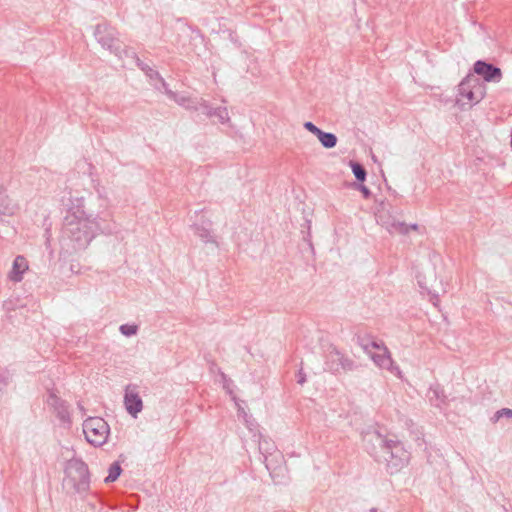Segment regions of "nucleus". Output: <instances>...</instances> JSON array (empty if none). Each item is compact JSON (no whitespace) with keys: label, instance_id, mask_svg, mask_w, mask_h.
I'll return each instance as SVG.
<instances>
[{"label":"nucleus","instance_id":"nucleus-7","mask_svg":"<svg viewBox=\"0 0 512 512\" xmlns=\"http://www.w3.org/2000/svg\"><path fill=\"white\" fill-rule=\"evenodd\" d=\"M94 35L97 42L103 48L115 55H119L121 49L117 38L118 32L115 28L106 23L98 24L95 28Z\"/></svg>","mask_w":512,"mask_h":512},{"label":"nucleus","instance_id":"nucleus-38","mask_svg":"<svg viewBox=\"0 0 512 512\" xmlns=\"http://www.w3.org/2000/svg\"><path fill=\"white\" fill-rule=\"evenodd\" d=\"M71 271L72 272L76 271V268H74V265H71Z\"/></svg>","mask_w":512,"mask_h":512},{"label":"nucleus","instance_id":"nucleus-1","mask_svg":"<svg viewBox=\"0 0 512 512\" xmlns=\"http://www.w3.org/2000/svg\"><path fill=\"white\" fill-rule=\"evenodd\" d=\"M70 201L71 206L62 227L61 243L73 251L83 250L99 233L109 230L102 225L104 220L100 212L95 214L86 207L83 196L72 197Z\"/></svg>","mask_w":512,"mask_h":512},{"label":"nucleus","instance_id":"nucleus-22","mask_svg":"<svg viewBox=\"0 0 512 512\" xmlns=\"http://www.w3.org/2000/svg\"><path fill=\"white\" fill-rule=\"evenodd\" d=\"M385 227L390 233H400L403 235L408 234L411 229L416 230L418 228L417 224L407 225L404 222L395 220L391 223H387Z\"/></svg>","mask_w":512,"mask_h":512},{"label":"nucleus","instance_id":"nucleus-37","mask_svg":"<svg viewBox=\"0 0 512 512\" xmlns=\"http://www.w3.org/2000/svg\"><path fill=\"white\" fill-rule=\"evenodd\" d=\"M71 271L72 272L76 271V268H74V265H71Z\"/></svg>","mask_w":512,"mask_h":512},{"label":"nucleus","instance_id":"nucleus-33","mask_svg":"<svg viewBox=\"0 0 512 512\" xmlns=\"http://www.w3.org/2000/svg\"><path fill=\"white\" fill-rule=\"evenodd\" d=\"M297 382L300 384V385H303L305 382H306V375L305 373L303 372V369L301 368L299 371H298V374H297Z\"/></svg>","mask_w":512,"mask_h":512},{"label":"nucleus","instance_id":"nucleus-14","mask_svg":"<svg viewBox=\"0 0 512 512\" xmlns=\"http://www.w3.org/2000/svg\"><path fill=\"white\" fill-rule=\"evenodd\" d=\"M137 66L145 73V75L149 78L150 84L159 91L163 93L168 88V84L164 80V78L159 74L158 71L151 68L149 65L142 62L139 58H136Z\"/></svg>","mask_w":512,"mask_h":512},{"label":"nucleus","instance_id":"nucleus-8","mask_svg":"<svg viewBox=\"0 0 512 512\" xmlns=\"http://www.w3.org/2000/svg\"><path fill=\"white\" fill-rule=\"evenodd\" d=\"M354 362L345 357L337 348L331 347L326 354L325 369L337 372L339 369L352 370Z\"/></svg>","mask_w":512,"mask_h":512},{"label":"nucleus","instance_id":"nucleus-27","mask_svg":"<svg viewBox=\"0 0 512 512\" xmlns=\"http://www.w3.org/2000/svg\"><path fill=\"white\" fill-rule=\"evenodd\" d=\"M119 331L126 337H131L137 334L138 326L135 324H123L119 327Z\"/></svg>","mask_w":512,"mask_h":512},{"label":"nucleus","instance_id":"nucleus-16","mask_svg":"<svg viewBox=\"0 0 512 512\" xmlns=\"http://www.w3.org/2000/svg\"><path fill=\"white\" fill-rule=\"evenodd\" d=\"M212 223L210 220H202L201 223H195L193 229L204 243L217 244L215 237L211 232Z\"/></svg>","mask_w":512,"mask_h":512},{"label":"nucleus","instance_id":"nucleus-4","mask_svg":"<svg viewBox=\"0 0 512 512\" xmlns=\"http://www.w3.org/2000/svg\"><path fill=\"white\" fill-rule=\"evenodd\" d=\"M485 95L484 88L473 75H468L461 81L458 87L456 104L461 110H465L479 103Z\"/></svg>","mask_w":512,"mask_h":512},{"label":"nucleus","instance_id":"nucleus-18","mask_svg":"<svg viewBox=\"0 0 512 512\" xmlns=\"http://www.w3.org/2000/svg\"><path fill=\"white\" fill-rule=\"evenodd\" d=\"M17 210L18 205L4 191L0 190V221H3L6 216L14 215Z\"/></svg>","mask_w":512,"mask_h":512},{"label":"nucleus","instance_id":"nucleus-3","mask_svg":"<svg viewBox=\"0 0 512 512\" xmlns=\"http://www.w3.org/2000/svg\"><path fill=\"white\" fill-rule=\"evenodd\" d=\"M91 475L88 465L80 458L68 460L64 467L62 487L69 495L84 498L90 491Z\"/></svg>","mask_w":512,"mask_h":512},{"label":"nucleus","instance_id":"nucleus-19","mask_svg":"<svg viewBox=\"0 0 512 512\" xmlns=\"http://www.w3.org/2000/svg\"><path fill=\"white\" fill-rule=\"evenodd\" d=\"M202 113L207 117H216L218 122L221 124H226L230 121L229 113L226 107L212 108L207 101L203 107Z\"/></svg>","mask_w":512,"mask_h":512},{"label":"nucleus","instance_id":"nucleus-24","mask_svg":"<svg viewBox=\"0 0 512 512\" xmlns=\"http://www.w3.org/2000/svg\"><path fill=\"white\" fill-rule=\"evenodd\" d=\"M317 138L321 145L326 149L334 148L337 144V137L331 132H324L321 130L317 135Z\"/></svg>","mask_w":512,"mask_h":512},{"label":"nucleus","instance_id":"nucleus-23","mask_svg":"<svg viewBox=\"0 0 512 512\" xmlns=\"http://www.w3.org/2000/svg\"><path fill=\"white\" fill-rule=\"evenodd\" d=\"M91 182H92L93 188L97 194L96 198L99 201V208L105 210L108 207L107 191H106L105 187L101 186L97 180L91 179Z\"/></svg>","mask_w":512,"mask_h":512},{"label":"nucleus","instance_id":"nucleus-29","mask_svg":"<svg viewBox=\"0 0 512 512\" xmlns=\"http://www.w3.org/2000/svg\"><path fill=\"white\" fill-rule=\"evenodd\" d=\"M10 381V376L7 371L0 372V393H2L8 386Z\"/></svg>","mask_w":512,"mask_h":512},{"label":"nucleus","instance_id":"nucleus-5","mask_svg":"<svg viewBox=\"0 0 512 512\" xmlns=\"http://www.w3.org/2000/svg\"><path fill=\"white\" fill-rule=\"evenodd\" d=\"M85 439L93 446L100 447L108 440L110 428L107 422L101 417H89L83 424Z\"/></svg>","mask_w":512,"mask_h":512},{"label":"nucleus","instance_id":"nucleus-25","mask_svg":"<svg viewBox=\"0 0 512 512\" xmlns=\"http://www.w3.org/2000/svg\"><path fill=\"white\" fill-rule=\"evenodd\" d=\"M122 472V468L119 462H113L108 468V475L105 477V483H112L118 479Z\"/></svg>","mask_w":512,"mask_h":512},{"label":"nucleus","instance_id":"nucleus-15","mask_svg":"<svg viewBox=\"0 0 512 512\" xmlns=\"http://www.w3.org/2000/svg\"><path fill=\"white\" fill-rule=\"evenodd\" d=\"M28 262L24 256L18 255L12 264V268L8 274L9 280L12 282H20L23 279L24 273L28 270Z\"/></svg>","mask_w":512,"mask_h":512},{"label":"nucleus","instance_id":"nucleus-17","mask_svg":"<svg viewBox=\"0 0 512 512\" xmlns=\"http://www.w3.org/2000/svg\"><path fill=\"white\" fill-rule=\"evenodd\" d=\"M427 398L431 405L442 408L446 404V395L439 384H433L429 387L427 392Z\"/></svg>","mask_w":512,"mask_h":512},{"label":"nucleus","instance_id":"nucleus-13","mask_svg":"<svg viewBox=\"0 0 512 512\" xmlns=\"http://www.w3.org/2000/svg\"><path fill=\"white\" fill-rule=\"evenodd\" d=\"M474 72L483 77L487 82H500L502 78L501 69L493 64L478 60L474 64Z\"/></svg>","mask_w":512,"mask_h":512},{"label":"nucleus","instance_id":"nucleus-20","mask_svg":"<svg viewBox=\"0 0 512 512\" xmlns=\"http://www.w3.org/2000/svg\"><path fill=\"white\" fill-rule=\"evenodd\" d=\"M232 400L234 401L236 407H237V414L238 417L242 418L247 426V428L252 432L256 430L257 426L254 423L253 418L248 415L245 408L242 406V401L239 400L236 396L232 397Z\"/></svg>","mask_w":512,"mask_h":512},{"label":"nucleus","instance_id":"nucleus-9","mask_svg":"<svg viewBox=\"0 0 512 512\" xmlns=\"http://www.w3.org/2000/svg\"><path fill=\"white\" fill-rule=\"evenodd\" d=\"M368 356L378 368L387 370L402 379V371L399 366L394 363L388 348L379 352L370 353Z\"/></svg>","mask_w":512,"mask_h":512},{"label":"nucleus","instance_id":"nucleus-2","mask_svg":"<svg viewBox=\"0 0 512 512\" xmlns=\"http://www.w3.org/2000/svg\"><path fill=\"white\" fill-rule=\"evenodd\" d=\"M367 441L373 442L369 453L379 462H385L391 473L402 469L409 461L410 454L397 440L387 439L375 431L367 435Z\"/></svg>","mask_w":512,"mask_h":512},{"label":"nucleus","instance_id":"nucleus-21","mask_svg":"<svg viewBox=\"0 0 512 512\" xmlns=\"http://www.w3.org/2000/svg\"><path fill=\"white\" fill-rule=\"evenodd\" d=\"M360 346L367 355L374 353L373 349L377 350V352L387 349L383 341L375 339H361Z\"/></svg>","mask_w":512,"mask_h":512},{"label":"nucleus","instance_id":"nucleus-32","mask_svg":"<svg viewBox=\"0 0 512 512\" xmlns=\"http://www.w3.org/2000/svg\"><path fill=\"white\" fill-rule=\"evenodd\" d=\"M303 126H304V128H305L307 131L311 132L312 134H314V135H316V136H317V135L319 134V132L321 131V129H320V128H318L314 123H312V122H310V121L305 122Z\"/></svg>","mask_w":512,"mask_h":512},{"label":"nucleus","instance_id":"nucleus-6","mask_svg":"<svg viewBox=\"0 0 512 512\" xmlns=\"http://www.w3.org/2000/svg\"><path fill=\"white\" fill-rule=\"evenodd\" d=\"M257 441L259 445V451L263 457L265 467L269 471L270 476L274 478L276 470H282V467L280 466L282 461V455L277 450L274 442L265 438L261 434L258 435Z\"/></svg>","mask_w":512,"mask_h":512},{"label":"nucleus","instance_id":"nucleus-28","mask_svg":"<svg viewBox=\"0 0 512 512\" xmlns=\"http://www.w3.org/2000/svg\"><path fill=\"white\" fill-rule=\"evenodd\" d=\"M512 418V409L510 408H502L495 412L494 416L492 417L493 422L499 421L501 418Z\"/></svg>","mask_w":512,"mask_h":512},{"label":"nucleus","instance_id":"nucleus-36","mask_svg":"<svg viewBox=\"0 0 512 512\" xmlns=\"http://www.w3.org/2000/svg\"><path fill=\"white\" fill-rule=\"evenodd\" d=\"M95 197L93 195L89 196V201H92Z\"/></svg>","mask_w":512,"mask_h":512},{"label":"nucleus","instance_id":"nucleus-30","mask_svg":"<svg viewBox=\"0 0 512 512\" xmlns=\"http://www.w3.org/2000/svg\"><path fill=\"white\" fill-rule=\"evenodd\" d=\"M18 302H19L18 299H8V300L4 301L3 309L7 313H9V312H11V311L16 309Z\"/></svg>","mask_w":512,"mask_h":512},{"label":"nucleus","instance_id":"nucleus-11","mask_svg":"<svg viewBox=\"0 0 512 512\" xmlns=\"http://www.w3.org/2000/svg\"><path fill=\"white\" fill-rule=\"evenodd\" d=\"M46 403L62 423H70L69 406L65 400L58 397L54 391H49Z\"/></svg>","mask_w":512,"mask_h":512},{"label":"nucleus","instance_id":"nucleus-26","mask_svg":"<svg viewBox=\"0 0 512 512\" xmlns=\"http://www.w3.org/2000/svg\"><path fill=\"white\" fill-rule=\"evenodd\" d=\"M350 166H351V169H352V172H353L355 178L359 182L365 181L367 173H366V170L364 169V167L361 164H359L357 162H353V161L350 162Z\"/></svg>","mask_w":512,"mask_h":512},{"label":"nucleus","instance_id":"nucleus-12","mask_svg":"<svg viewBox=\"0 0 512 512\" xmlns=\"http://www.w3.org/2000/svg\"><path fill=\"white\" fill-rule=\"evenodd\" d=\"M170 99L187 110L202 112L206 100L198 97H189L173 92L169 87L164 92Z\"/></svg>","mask_w":512,"mask_h":512},{"label":"nucleus","instance_id":"nucleus-10","mask_svg":"<svg viewBox=\"0 0 512 512\" xmlns=\"http://www.w3.org/2000/svg\"><path fill=\"white\" fill-rule=\"evenodd\" d=\"M124 406L128 414L136 418L143 409V401L136 385L129 384L124 390Z\"/></svg>","mask_w":512,"mask_h":512},{"label":"nucleus","instance_id":"nucleus-31","mask_svg":"<svg viewBox=\"0 0 512 512\" xmlns=\"http://www.w3.org/2000/svg\"><path fill=\"white\" fill-rule=\"evenodd\" d=\"M222 379H223V388L227 391V393L229 395H231V397L235 396L231 389L232 381L230 379H228L227 376L223 373H222Z\"/></svg>","mask_w":512,"mask_h":512},{"label":"nucleus","instance_id":"nucleus-35","mask_svg":"<svg viewBox=\"0 0 512 512\" xmlns=\"http://www.w3.org/2000/svg\"><path fill=\"white\" fill-rule=\"evenodd\" d=\"M86 167H87V170L89 171V173L91 174V170H92V165L91 164H88V163H85L84 164Z\"/></svg>","mask_w":512,"mask_h":512},{"label":"nucleus","instance_id":"nucleus-34","mask_svg":"<svg viewBox=\"0 0 512 512\" xmlns=\"http://www.w3.org/2000/svg\"><path fill=\"white\" fill-rule=\"evenodd\" d=\"M359 190L362 192L365 198H368L371 194L370 190L365 185H360Z\"/></svg>","mask_w":512,"mask_h":512},{"label":"nucleus","instance_id":"nucleus-39","mask_svg":"<svg viewBox=\"0 0 512 512\" xmlns=\"http://www.w3.org/2000/svg\"><path fill=\"white\" fill-rule=\"evenodd\" d=\"M370 512H376V508H372Z\"/></svg>","mask_w":512,"mask_h":512}]
</instances>
